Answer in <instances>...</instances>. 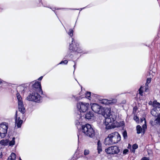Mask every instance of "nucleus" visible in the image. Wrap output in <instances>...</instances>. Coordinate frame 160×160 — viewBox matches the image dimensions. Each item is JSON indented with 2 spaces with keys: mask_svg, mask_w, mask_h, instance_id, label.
Returning <instances> with one entry per match:
<instances>
[{
  "mask_svg": "<svg viewBox=\"0 0 160 160\" xmlns=\"http://www.w3.org/2000/svg\"><path fill=\"white\" fill-rule=\"evenodd\" d=\"M81 130H79L77 133L78 141L79 139L83 138V136L85 135L90 138H93L95 136V131L89 124H86L82 125Z\"/></svg>",
  "mask_w": 160,
  "mask_h": 160,
  "instance_id": "f257e3e1",
  "label": "nucleus"
},
{
  "mask_svg": "<svg viewBox=\"0 0 160 160\" xmlns=\"http://www.w3.org/2000/svg\"><path fill=\"white\" fill-rule=\"evenodd\" d=\"M69 50L71 52H74L75 54L87 53V52L83 50L79 45V43L74 41V38H72V43L70 44Z\"/></svg>",
  "mask_w": 160,
  "mask_h": 160,
  "instance_id": "f03ea898",
  "label": "nucleus"
},
{
  "mask_svg": "<svg viewBox=\"0 0 160 160\" xmlns=\"http://www.w3.org/2000/svg\"><path fill=\"white\" fill-rule=\"evenodd\" d=\"M101 114L104 116L105 119L110 118L112 120V122H115L117 118V115L113 112L111 111V109L110 108H107L105 109H103L102 113Z\"/></svg>",
  "mask_w": 160,
  "mask_h": 160,
  "instance_id": "7ed1b4c3",
  "label": "nucleus"
},
{
  "mask_svg": "<svg viewBox=\"0 0 160 160\" xmlns=\"http://www.w3.org/2000/svg\"><path fill=\"white\" fill-rule=\"evenodd\" d=\"M90 108V105L88 103L79 102L77 104V110L80 112L79 114H82L81 113H85Z\"/></svg>",
  "mask_w": 160,
  "mask_h": 160,
  "instance_id": "20e7f679",
  "label": "nucleus"
},
{
  "mask_svg": "<svg viewBox=\"0 0 160 160\" xmlns=\"http://www.w3.org/2000/svg\"><path fill=\"white\" fill-rule=\"evenodd\" d=\"M38 92L33 91L32 93H30L27 97V100L36 102H40L42 97L38 93Z\"/></svg>",
  "mask_w": 160,
  "mask_h": 160,
  "instance_id": "39448f33",
  "label": "nucleus"
},
{
  "mask_svg": "<svg viewBox=\"0 0 160 160\" xmlns=\"http://www.w3.org/2000/svg\"><path fill=\"white\" fill-rule=\"evenodd\" d=\"M8 128V123L5 122L0 124V137L4 138L6 136Z\"/></svg>",
  "mask_w": 160,
  "mask_h": 160,
  "instance_id": "423d86ee",
  "label": "nucleus"
},
{
  "mask_svg": "<svg viewBox=\"0 0 160 160\" xmlns=\"http://www.w3.org/2000/svg\"><path fill=\"white\" fill-rule=\"evenodd\" d=\"M34 82H31L29 85L31 84H32V91L35 92H39L42 94H43V91L42 89L41 83L38 81L34 83H33Z\"/></svg>",
  "mask_w": 160,
  "mask_h": 160,
  "instance_id": "0eeeda50",
  "label": "nucleus"
},
{
  "mask_svg": "<svg viewBox=\"0 0 160 160\" xmlns=\"http://www.w3.org/2000/svg\"><path fill=\"white\" fill-rule=\"evenodd\" d=\"M16 96L18 100V106L19 111L22 114H23L25 112L26 110L24 106L22 98L19 93H17Z\"/></svg>",
  "mask_w": 160,
  "mask_h": 160,
  "instance_id": "6e6552de",
  "label": "nucleus"
},
{
  "mask_svg": "<svg viewBox=\"0 0 160 160\" xmlns=\"http://www.w3.org/2000/svg\"><path fill=\"white\" fill-rule=\"evenodd\" d=\"M83 114H84L83 115H82V114H79V113L78 114V116L81 118V120L85 119L86 120H87L94 119V113L92 111H88V110Z\"/></svg>",
  "mask_w": 160,
  "mask_h": 160,
  "instance_id": "1a4fd4ad",
  "label": "nucleus"
},
{
  "mask_svg": "<svg viewBox=\"0 0 160 160\" xmlns=\"http://www.w3.org/2000/svg\"><path fill=\"white\" fill-rule=\"evenodd\" d=\"M90 105L92 111L96 113L101 114L103 112V108L102 106L96 103L91 104Z\"/></svg>",
  "mask_w": 160,
  "mask_h": 160,
  "instance_id": "9d476101",
  "label": "nucleus"
},
{
  "mask_svg": "<svg viewBox=\"0 0 160 160\" xmlns=\"http://www.w3.org/2000/svg\"><path fill=\"white\" fill-rule=\"evenodd\" d=\"M113 142L114 144L118 143L121 140V137L118 132H115L110 134Z\"/></svg>",
  "mask_w": 160,
  "mask_h": 160,
  "instance_id": "9b49d317",
  "label": "nucleus"
},
{
  "mask_svg": "<svg viewBox=\"0 0 160 160\" xmlns=\"http://www.w3.org/2000/svg\"><path fill=\"white\" fill-rule=\"evenodd\" d=\"M114 122H112V119L110 118H106L104 121V124L105 126V129L109 130L114 128L112 125V124Z\"/></svg>",
  "mask_w": 160,
  "mask_h": 160,
  "instance_id": "f8f14e48",
  "label": "nucleus"
},
{
  "mask_svg": "<svg viewBox=\"0 0 160 160\" xmlns=\"http://www.w3.org/2000/svg\"><path fill=\"white\" fill-rule=\"evenodd\" d=\"M101 103L107 105H112V104L116 103L117 100L116 99H113L111 100H108L107 99H103L100 100Z\"/></svg>",
  "mask_w": 160,
  "mask_h": 160,
  "instance_id": "ddd939ff",
  "label": "nucleus"
},
{
  "mask_svg": "<svg viewBox=\"0 0 160 160\" xmlns=\"http://www.w3.org/2000/svg\"><path fill=\"white\" fill-rule=\"evenodd\" d=\"M38 0V2L40 3L41 2L42 4V6L44 7L48 8H50L51 9V10L54 12L55 13V14L57 16V17L58 18L57 16V12L55 11V10H56V9H57V10H58V9L67 10L68 9V8H52L51 7L49 6V5H46L44 3H42V0Z\"/></svg>",
  "mask_w": 160,
  "mask_h": 160,
  "instance_id": "4468645a",
  "label": "nucleus"
},
{
  "mask_svg": "<svg viewBox=\"0 0 160 160\" xmlns=\"http://www.w3.org/2000/svg\"><path fill=\"white\" fill-rule=\"evenodd\" d=\"M104 143L106 145H111L114 144L110 134H109L108 137L105 139Z\"/></svg>",
  "mask_w": 160,
  "mask_h": 160,
  "instance_id": "2eb2a0df",
  "label": "nucleus"
},
{
  "mask_svg": "<svg viewBox=\"0 0 160 160\" xmlns=\"http://www.w3.org/2000/svg\"><path fill=\"white\" fill-rule=\"evenodd\" d=\"M18 112L16 111L15 115V123L18 128H20L22 123V120H18Z\"/></svg>",
  "mask_w": 160,
  "mask_h": 160,
  "instance_id": "dca6fc26",
  "label": "nucleus"
},
{
  "mask_svg": "<svg viewBox=\"0 0 160 160\" xmlns=\"http://www.w3.org/2000/svg\"><path fill=\"white\" fill-rule=\"evenodd\" d=\"M112 151L111 154H118L120 152V149L118 147L116 146H112Z\"/></svg>",
  "mask_w": 160,
  "mask_h": 160,
  "instance_id": "f3484780",
  "label": "nucleus"
},
{
  "mask_svg": "<svg viewBox=\"0 0 160 160\" xmlns=\"http://www.w3.org/2000/svg\"><path fill=\"white\" fill-rule=\"evenodd\" d=\"M97 150L98 154H100L102 151V143L100 140H98L97 142Z\"/></svg>",
  "mask_w": 160,
  "mask_h": 160,
  "instance_id": "a211bd4d",
  "label": "nucleus"
},
{
  "mask_svg": "<svg viewBox=\"0 0 160 160\" xmlns=\"http://www.w3.org/2000/svg\"><path fill=\"white\" fill-rule=\"evenodd\" d=\"M160 110V108L159 109V108H152V110L151 111V114L153 116H154L155 117H157V116L158 114H156V111H158Z\"/></svg>",
  "mask_w": 160,
  "mask_h": 160,
  "instance_id": "6ab92c4d",
  "label": "nucleus"
},
{
  "mask_svg": "<svg viewBox=\"0 0 160 160\" xmlns=\"http://www.w3.org/2000/svg\"><path fill=\"white\" fill-rule=\"evenodd\" d=\"M9 141L8 139H3L0 141V144L2 146H6L8 144Z\"/></svg>",
  "mask_w": 160,
  "mask_h": 160,
  "instance_id": "aec40b11",
  "label": "nucleus"
},
{
  "mask_svg": "<svg viewBox=\"0 0 160 160\" xmlns=\"http://www.w3.org/2000/svg\"><path fill=\"white\" fill-rule=\"evenodd\" d=\"M154 123H155V124L153 123V121H152V122H150V123L152 126H154L156 124H158L160 125V116L158 117H157V118L154 120Z\"/></svg>",
  "mask_w": 160,
  "mask_h": 160,
  "instance_id": "412c9836",
  "label": "nucleus"
},
{
  "mask_svg": "<svg viewBox=\"0 0 160 160\" xmlns=\"http://www.w3.org/2000/svg\"><path fill=\"white\" fill-rule=\"evenodd\" d=\"M16 158V155L14 152H12L10 155L8 157V160H15Z\"/></svg>",
  "mask_w": 160,
  "mask_h": 160,
  "instance_id": "4be33fe9",
  "label": "nucleus"
},
{
  "mask_svg": "<svg viewBox=\"0 0 160 160\" xmlns=\"http://www.w3.org/2000/svg\"><path fill=\"white\" fill-rule=\"evenodd\" d=\"M15 138L13 137L12 138V140L10 142H9L8 144L9 146H13L15 144Z\"/></svg>",
  "mask_w": 160,
  "mask_h": 160,
  "instance_id": "5701e85b",
  "label": "nucleus"
},
{
  "mask_svg": "<svg viewBox=\"0 0 160 160\" xmlns=\"http://www.w3.org/2000/svg\"><path fill=\"white\" fill-rule=\"evenodd\" d=\"M136 129L138 134H140L142 132V128L140 125H138L136 127Z\"/></svg>",
  "mask_w": 160,
  "mask_h": 160,
  "instance_id": "b1692460",
  "label": "nucleus"
},
{
  "mask_svg": "<svg viewBox=\"0 0 160 160\" xmlns=\"http://www.w3.org/2000/svg\"><path fill=\"white\" fill-rule=\"evenodd\" d=\"M112 146L110 147L107 149H105V151L107 154H111V153H110V152H112Z\"/></svg>",
  "mask_w": 160,
  "mask_h": 160,
  "instance_id": "393cba45",
  "label": "nucleus"
},
{
  "mask_svg": "<svg viewBox=\"0 0 160 160\" xmlns=\"http://www.w3.org/2000/svg\"><path fill=\"white\" fill-rule=\"evenodd\" d=\"M122 136L124 139H127L128 138L127 133L126 130H125L122 133Z\"/></svg>",
  "mask_w": 160,
  "mask_h": 160,
  "instance_id": "a878e982",
  "label": "nucleus"
},
{
  "mask_svg": "<svg viewBox=\"0 0 160 160\" xmlns=\"http://www.w3.org/2000/svg\"><path fill=\"white\" fill-rule=\"evenodd\" d=\"M68 34L72 38V37L73 35V31L72 29H70L69 30V31L68 32H67Z\"/></svg>",
  "mask_w": 160,
  "mask_h": 160,
  "instance_id": "bb28decb",
  "label": "nucleus"
},
{
  "mask_svg": "<svg viewBox=\"0 0 160 160\" xmlns=\"http://www.w3.org/2000/svg\"><path fill=\"white\" fill-rule=\"evenodd\" d=\"M138 148V145L136 143L133 144L132 146V152H134L135 150L137 149Z\"/></svg>",
  "mask_w": 160,
  "mask_h": 160,
  "instance_id": "cd10ccee",
  "label": "nucleus"
},
{
  "mask_svg": "<svg viewBox=\"0 0 160 160\" xmlns=\"http://www.w3.org/2000/svg\"><path fill=\"white\" fill-rule=\"evenodd\" d=\"M151 78H148L147 79L146 82L145 84V87L146 88V87H148V84H149L151 82Z\"/></svg>",
  "mask_w": 160,
  "mask_h": 160,
  "instance_id": "c85d7f7f",
  "label": "nucleus"
},
{
  "mask_svg": "<svg viewBox=\"0 0 160 160\" xmlns=\"http://www.w3.org/2000/svg\"><path fill=\"white\" fill-rule=\"evenodd\" d=\"M68 58H70L71 59H73L76 58L77 57L74 56V55L72 54H71L66 55L65 57V58L66 59Z\"/></svg>",
  "mask_w": 160,
  "mask_h": 160,
  "instance_id": "c756f323",
  "label": "nucleus"
},
{
  "mask_svg": "<svg viewBox=\"0 0 160 160\" xmlns=\"http://www.w3.org/2000/svg\"><path fill=\"white\" fill-rule=\"evenodd\" d=\"M91 92H87L85 94V97L89 99H90V98H91Z\"/></svg>",
  "mask_w": 160,
  "mask_h": 160,
  "instance_id": "7c9ffc66",
  "label": "nucleus"
},
{
  "mask_svg": "<svg viewBox=\"0 0 160 160\" xmlns=\"http://www.w3.org/2000/svg\"><path fill=\"white\" fill-rule=\"evenodd\" d=\"M77 117L79 119V120H78L77 121L76 123V124L77 126V127H78V126L79 125H80V120L81 119V118L78 117V114L77 115Z\"/></svg>",
  "mask_w": 160,
  "mask_h": 160,
  "instance_id": "2f4dec72",
  "label": "nucleus"
},
{
  "mask_svg": "<svg viewBox=\"0 0 160 160\" xmlns=\"http://www.w3.org/2000/svg\"><path fill=\"white\" fill-rule=\"evenodd\" d=\"M143 88V87L141 86L138 90L139 93L141 95H143V91L142 88Z\"/></svg>",
  "mask_w": 160,
  "mask_h": 160,
  "instance_id": "473e14b6",
  "label": "nucleus"
},
{
  "mask_svg": "<svg viewBox=\"0 0 160 160\" xmlns=\"http://www.w3.org/2000/svg\"><path fill=\"white\" fill-rule=\"evenodd\" d=\"M68 61L67 60H65L64 61H61L58 64V65L59 64H64V65L67 64L68 63Z\"/></svg>",
  "mask_w": 160,
  "mask_h": 160,
  "instance_id": "72a5a7b5",
  "label": "nucleus"
},
{
  "mask_svg": "<svg viewBox=\"0 0 160 160\" xmlns=\"http://www.w3.org/2000/svg\"><path fill=\"white\" fill-rule=\"evenodd\" d=\"M155 108H159V109H160V107H156ZM156 113L158 114L157 116V117H160V110H158V111H156Z\"/></svg>",
  "mask_w": 160,
  "mask_h": 160,
  "instance_id": "f704fd0d",
  "label": "nucleus"
},
{
  "mask_svg": "<svg viewBox=\"0 0 160 160\" xmlns=\"http://www.w3.org/2000/svg\"><path fill=\"white\" fill-rule=\"evenodd\" d=\"M89 151L88 149H85L84 151V154L85 156L88 155L89 153Z\"/></svg>",
  "mask_w": 160,
  "mask_h": 160,
  "instance_id": "c9c22d12",
  "label": "nucleus"
},
{
  "mask_svg": "<svg viewBox=\"0 0 160 160\" xmlns=\"http://www.w3.org/2000/svg\"><path fill=\"white\" fill-rule=\"evenodd\" d=\"M25 85H24L23 86H20L19 88L21 89V90L22 91V92H24L25 90V89L26 88H25Z\"/></svg>",
  "mask_w": 160,
  "mask_h": 160,
  "instance_id": "e433bc0d",
  "label": "nucleus"
},
{
  "mask_svg": "<svg viewBox=\"0 0 160 160\" xmlns=\"http://www.w3.org/2000/svg\"><path fill=\"white\" fill-rule=\"evenodd\" d=\"M86 7H85L82 8H78V9L69 8H68V9L67 10H68V9L71 10H79L80 11H81L83 9H84Z\"/></svg>",
  "mask_w": 160,
  "mask_h": 160,
  "instance_id": "4c0bfd02",
  "label": "nucleus"
},
{
  "mask_svg": "<svg viewBox=\"0 0 160 160\" xmlns=\"http://www.w3.org/2000/svg\"><path fill=\"white\" fill-rule=\"evenodd\" d=\"M134 120L137 122H139V119L138 117L137 116H134L133 118Z\"/></svg>",
  "mask_w": 160,
  "mask_h": 160,
  "instance_id": "58836bf2",
  "label": "nucleus"
},
{
  "mask_svg": "<svg viewBox=\"0 0 160 160\" xmlns=\"http://www.w3.org/2000/svg\"><path fill=\"white\" fill-rule=\"evenodd\" d=\"M72 97L73 98H75V100L77 101H78L81 98H80V97H76L75 96H74L73 95H72Z\"/></svg>",
  "mask_w": 160,
  "mask_h": 160,
  "instance_id": "ea45409f",
  "label": "nucleus"
},
{
  "mask_svg": "<svg viewBox=\"0 0 160 160\" xmlns=\"http://www.w3.org/2000/svg\"><path fill=\"white\" fill-rule=\"evenodd\" d=\"M141 160H150L149 158H147L145 157H143Z\"/></svg>",
  "mask_w": 160,
  "mask_h": 160,
  "instance_id": "a19ab883",
  "label": "nucleus"
},
{
  "mask_svg": "<svg viewBox=\"0 0 160 160\" xmlns=\"http://www.w3.org/2000/svg\"><path fill=\"white\" fill-rule=\"evenodd\" d=\"M128 152V150L127 149H124L123 151V153L124 154H126Z\"/></svg>",
  "mask_w": 160,
  "mask_h": 160,
  "instance_id": "79ce46f5",
  "label": "nucleus"
},
{
  "mask_svg": "<svg viewBox=\"0 0 160 160\" xmlns=\"http://www.w3.org/2000/svg\"><path fill=\"white\" fill-rule=\"evenodd\" d=\"M43 78V76H41L40 77H39L38 79V80L39 81L41 80Z\"/></svg>",
  "mask_w": 160,
  "mask_h": 160,
  "instance_id": "37998d69",
  "label": "nucleus"
},
{
  "mask_svg": "<svg viewBox=\"0 0 160 160\" xmlns=\"http://www.w3.org/2000/svg\"><path fill=\"white\" fill-rule=\"evenodd\" d=\"M74 65L73 66V67H74V70H75V68L76 67V62H75V61H74Z\"/></svg>",
  "mask_w": 160,
  "mask_h": 160,
  "instance_id": "c03bdc74",
  "label": "nucleus"
},
{
  "mask_svg": "<svg viewBox=\"0 0 160 160\" xmlns=\"http://www.w3.org/2000/svg\"><path fill=\"white\" fill-rule=\"evenodd\" d=\"M156 101H157L156 100H155L153 102L152 104L153 105H154L155 104H156Z\"/></svg>",
  "mask_w": 160,
  "mask_h": 160,
  "instance_id": "a18cd8bd",
  "label": "nucleus"
},
{
  "mask_svg": "<svg viewBox=\"0 0 160 160\" xmlns=\"http://www.w3.org/2000/svg\"><path fill=\"white\" fill-rule=\"evenodd\" d=\"M156 104L158 105L159 106H160V103L159 102H157V101H156ZM158 107H159V106H158Z\"/></svg>",
  "mask_w": 160,
  "mask_h": 160,
  "instance_id": "49530a36",
  "label": "nucleus"
},
{
  "mask_svg": "<svg viewBox=\"0 0 160 160\" xmlns=\"http://www.w3.org/2000/svg\"><path fill=\"white\" fill-rule=\"evenodd\" d=\"M3 81L0 78V85L2 83Z\"/></svg>",
  "mask_w": 160,
  "mask_h": 160,
  "instance_id": "de8ad7c7",
  "label": "nucleus"
},
{
  "mask_svg": "<svg viewBox=\"0 0 160 160\" xmlns=\"http://www.w3.org/2000/svg\"><path fill=\"white\" fill-rule=\"evenodd\" d=\"M145 91L146 92L147 90L148 89V87H146V88L145 87Z\"/></svg>",
  "mask_w": 160,
  "mask_h": 160,
  "instance_id": "09e8293b",
  "label": "nucleus"
},
{
  "mask_svg": "<svg viewBox=\"0 0 160 160\" xmlns=\"http://www.w3.org/2000/svg\"><path fill=\"white\" fill-rule=\"evenodd\" d=\"M18 120H22L20 117H18Z\"/></svg>",
  "mask_w": 160,
  "mask_h": 160,
  "instance_id": "8fccbe9b",
  "label": "nucleus"
},
{
  "mask_svg": "<svg viewBox=\"0 0 160 160\" xmlns=\"http://www.w3.org/2000/svg\"><path fill=\"white\" fill-rule=\"evenodd\" d=\"M129 147H131V145L129 144L128 145V148H129Z\"/></svg>",
  "mask_w": 160,
  "mask_h": 160,
  "instance_id": "3c124183",
  "label": "nucleus"
},
{
  "mask_svg": "<svg viewBox=\"0 0 160 160\" xmlns=\"http://www.w3.org/2000/svg\"><path fill=\"white\" fill-rule=\"evenodd\" d=\"M2 153H1V155H0V158H2Z\"/></svg>",
  "mask_w": 160,
  "mask_h": 160,
  "instance_id": "603ef678",
  "label": "nucleus"
},
{
  "mask_svg": "<svg viewBox=\"0 0 160 160\" xmlns=\"http://www.w3.org/2000/svg\"><path fill=\"white\" fill-rule=\"evenodd\" d=\"M151 103H152V102H151V101H150V102H149V103H149V105H150V104H151Z\"/></svg>",
  "mask_w": 160,
  "mask_h": 160,
  "instance_id": "864d4df0",
  "label": "nucleus"
},
{
  "mask_svg": "<svg viewBox=\"0 0 160 160\" xmlns=\"http://www.w3.org/2000/svg\"><path fill=\"white\" fill-rule=\"evenodd\" d=\"M143 119H141V122H142L143 121Z\"/></svg>",
  "mask_w": 160,
  "mask_h": 160,
  "instance_id": "5fc2aeb1",
  "label": "nucleus"
},
{
  "mask_svg": "<svg viewBox=\"0 0 160 160\" xmlns=\"http://www.w3.org/2000/svg\"><path fill=\"white\" fill-rule=\"evenodd\" d=\"M143 119H144V120H145V122H146V120H145V118H143Z\"/></svg>",
  "mask_w": 160,
  "mask_h": 160,
  "instance_id": "6e6d98bb",
  "label": "nucleus"
},
{
  "mask_svg": "<svg viewBox=\"0 0 160 160\" xmlns=\"http://www.w3.org/2000/svg\"><path fill=\"white\" fill-rule=\"evenodd\" d=\"M151 72V71H149V73L150 74Z\"/></svg>",
  "mask_w": 160,
  "mask_h": 160,
  "instance_id": "4d7b16f0",
  "label": "nucleus"
},
{
  "mask_svg": "<svg viewBox=\"0 0 160 160\" xmlns=\"http://www.w3.org/2000/svg\"><path fill=\"white\" fill-rule=\"evenodd\" d=\"M122 124H123V125H124V124L123 123Z\"/></svg>",
  "mask_w": 160,
  "mask_h": 160,
  "instance_id": "13d9d810",
  "label": "nucleus"
},
{
  "mask_svg": "<svg viewBox=\"0 0 160 160\" xmlns=\"http://www.w3.org/2000/svg\"><path fill=\"white\" fill-rule=\"evenodd\" d=\"M133 109H134H134H135V108H134Z\"/></svg>",
  "mask_w": 160,
  "mask_h": 160,
  "instance_id": "bf43d9fd",
  "label": "nucleus"
},
{
  "mask_svg": "<svg viewBox=\"0 0 160 160\" xmlns=\"http://www.w3.org/2000/svg\"><path fill=\"white\" fill-rule=\"evenodd\" d=\"M135 111H136V109H135Z\"/></svg>",
  "mask_w": 160,
  "mask_h": 160,
  "instance_id": "052dcab7",
  "label": "nucleus"
},
{
  "mask_svg": "<svg viewBox=\"0 0 160 160\" xmlns=\"http://www.w3.org/2000/svg\"><path fill=\"white\" fill-rule=\"evenodd\" d=\"M135 111H136V109H135Z\"/></svg>",
  "mask_w": 160,
  "mask_h": 160,
  "instance_id": "680f3d73",
  "label": "nucleus"
}]
</instances>
